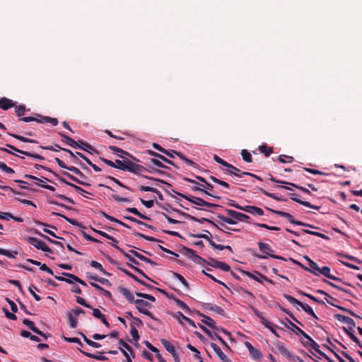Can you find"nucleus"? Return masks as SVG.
Returning a JSON list of instances; mask_svg holds the SVG:
<instances>
[{"label": "nucleus", "mask_w": 362, "mask_h": 362, "mask_svg": "<svg viewBox=\"0 0 362 362\" xmlns=\"http://www.w3.org/2000/svg\"><path fill=\"white\" fill-rule=\"evenodd\" d=\"M117 156L122 160H115V168L117 169L128 171L137 175H141L143 170H146L144 166L134 163L124 156L117 154Z\"/></svg>", "instance_id": "nucleus-1"}, {"label": "nucleus", "mask_w": 362, "mask_h": 362, "mask_svg": "<svg viewBox=\"0 0 362 362\" xmlns=\"http://www.w3.org/2000/svg\"><path fill=\"white\" fill-rule=\"evenodd\" d=\"M225 211L230 217L218 214L217 218L230 225H235L237 223V221H243L250 218L247 215L232 209H226Z\"/></svg>", "instance_id": "nucleus-2"}, {"label": "nucleus", "mask_w": 362, "mask_h": 362, "mask_svg": "<svg viewBox=\"0 0 362 362\" xmlns=\"http://www.w3.org/2000/svg\"><path fill=\"white\" fill-rule=\"evenodd\" d=\"M182 250L186 252V255H189L191 256L192 259L198 264L200 263H206L209 266L212 267L214 268H217L218 264L219 262L218 260L214 259V258H209L208 260L204 259L202 257L197 255L195 252V251L191 248L187 247L185 246L182 247Z\"/></svg>", "instance_id": "nucleus-3"}, {"label": "nucleus", "mask_w": 362, "mask_h": 362, "mask_svg": "<svg viewBox=\"0 0 362 362\" xmlns=\"http://www.w3.org/2000/svg\"><path fill=\"white\" fill-rule=\"evenodd\" d=\"M258 246L259 248V250L263 253L262 255H255V256L259 259H267L269 257H271L274 259H283L285 260V259L281 256L272 255V252H274V251L272 249L270 245L267 243L259 242Z\"/></svg>", "instance_id": "nucleus-4"}, {"label": "nucleus", "mask_w": 362, "mask_h": 362, "mask_svg": "<svg viewBox=\"0 0 362 362\" xmlns=\"http://www.w3.org/2000/svg\"><path fill=\"white\" fill-rule=\"evenodd\" d=\"M284 298L286 299L291 304L300 306L306 313L315 317V319H318L313 308L309 305L304 304L298 300L296 299L294 297L288 294H284Z\"/></svg>", "instance_id": "nucleus-5"}, {"label": "nucleus", "mask_w": 362, "mask_h": 362, "mask_svg": "<svg viewBox=\"0 0 362 362\" xmlns=\"http://www.w3.org/2000/svg\"><path fill=\"white\" fill-rule=\"evenodd\" d=\"M173 192L175 194L182 197L185 199L188 200L191 203H193V204H194L196 205H198V206H206V207H209V208L220 207L219 205L215 204H212V203H209L208 202H206L205 200H204L202 198L196 197H194V196H187V195H185L183 194H181V193H179L177 192H175L174 190H173Z\"/></svg>", "instance_id": "nucleus-6"}, {"label": "nucleus", "mask_w": 362, "mask_h": 362, "mask_svg": "<svg viewBox=\"0 0 362 362\" xmlns=\"http://www.w3.org/2000/svg\"><path fill=\"white\" fill-rule=\"evenodd\" d=\"M136 304V308L141 313L146 315L150 317L153 320L158 321V320L153 315V314L149 312L146 308H151V304L148 301H146L143 299H136L134 301Z\"/></svg>", "instance_id": "nucleus-7"}, {"label": "nucleus", "mask_w": 362, "mask_h": 362, "mask_svg": "<svg viewBox=\"0 0 362 362\" xmlns=\"http://www.w3.org/2000/svg\"><path fill=\"white\" fill-rule=\"evenodd\" d=\"M27 241L37 250H40L43 252H47L51 254L53 253L52 249H50L44 242H42V240H39L37 238L28 237L27 238Z\"/></svg>", "instance_id": "nucleus-8"}, {"label": "nucleus", "mask_w": 362, "mask_h": 362, "mask_svg": "<svg viewBox=\"0 0 362 362\" xmlns=\"http://www.w3.org/2000/svg\"><path fill=\"white\" fill-rule=\"evenodd\" d=\"M125 257L131 262L127 263L128 267L134 269L136 272L141 275L145 279L156 284V281L149 278L142 270L134 266V264L139 265V262L135 258H134L131 255H125Z\"/></svg>", "instance_id": "nucleus-9"}, {"label": "nucleus", "mask_w": 362, "mask_h": 362, "mask_svg": "<svg viewBox=\"0 0 362 362\" xmlns=\"http://www.w3.org/2000/svg\"><path fill=\"white\" fill-rule=\"evenodd\" d=\"M199 327L205 334H206L209 337H211V339H218L223 346H224L227 349H230L228 344L218 334L215 332L212 333L209 329H208L206 327L202 325H199Z\"/></svg>", "instance_id": "nucleus-10"}, {"label": "nucleus", "mask_w": 362, "mask_h": 362, "mask_svg": "<svg viewBox=\"0 0 362 362\" xmlns=\"http://www.w3.org/2000/svg\"><path fill=\"white\" fill-rule=\"evenodd\" d=\"M108 148L110 150L112 151L113 153L116 154L117 156V154H119L122 156H124L125 157H127L132 161L139 162V160L138 158H136V157L130 154L129 152L123 150L121 148H119L116 146H110Z\"/></svg>", "instance_id": "nucleus-11"}, {"label": "nucleus", "mask_w": 362, "mask_h": 362, "mask_svg": "<svg viewBox=\"0 0 362 362\" xmlns=\"http://www.w3.org/2000/svg\"><path fill=\"white\" fill-rule=\"evenodd\" d=\"M274 345L275 346L277 351L284 357H286L288 359L292 358L293 356L291 352L285 346L283 342L280 341H276L274 342Z\"/></svg>", "instance_id": "nucleus-12"}, {"label": "nucleus", "mask_w": 362, "mask_h": 362, "mask_svg": "<svg viewBox=\"0 0 362 362\" xmlns=\"http://www.w3.org/2000/svg\"><path fill=\"white\" fill-rule=\"evenodd\" d=\"M6 146L8 148H9V149L13 150V151H14L16 152H18V153H19L21 154L25 155L26 156L31 157V158H35V159H37V160H42L45 159L43 156H40L39 154H35V153H31L30 151H23V150H21V149H19V148L15 147L14 146L11 145V144H7Z\"/></svg>", "instance_id": "nucleus-13"}, {"label": "nucleus", "mask_w": 362, "mask_h": 362, "mask_svg": "<svg viewBox=\"0 0 362 362\" xmlns=\"http://www.w3.org/2000/svg\"><path fill=\"white\" fill-rule=\"evenodd\" d=\"M174 211L177 212L178 214H180L187 217V218H189V219H190V220H192L193 221L199 222L201 223H204V222H208V223H210L211 224L214 225V226L217 227V225L215 223H214L212 221H211V220H209V219H208L206 218H196V217H194V216H193L192 215H189L188 214L182 212V211H180V210L175 209Z\"/></svg>", "instance_id": "nucleus-14"}, {"label": "nucleus", "mask_w": 362, "mask_h": 362, "mask_svg": "<svg viewBox=\"0 0 362 362\" xmlns=\"http://www.w3.org/2000/svg\"><path fill=\"white\" fill-rule=\"evenodd\" d=\"M304 258L306 260H308L310 267H308V269L305 270L313 273L316 276H318L321 268L317 265V264L315 262L313 261L309 257L305 256Z\"/></svg>", "instance_id": "nucleus-15"}, {"label": "nucleus", "mask_w": 362, "mask_h": 362, "mask_svg": "<svg viewBox=\"0 0 362 362\" xmlns=\"http://www.w3.org/2000/svg\"><path fill=\"white\" fill-rule=\"evenodd\" d=\"M305 340H300L303 346L307 349L311 347L315 349L317 347H320L317 343H316L307 333L303 336Z\"/></svg>", "instance_id": "nucleus-16"}, {"label": "nucleus", "mask_w": 362, "mask_h": 362, "mask_svg": "<svg viewBox=\"0 0 362 362\" xmlns=\"http://www.w3.org/2000/svg\"><path fill=\"white\" fill-rule=\"evenodd\" d=\"M334 317L339 322L346 324L348 327H356L354 320L349 317L341 314H334Z\"/></svg>", "instance_id": "nucleus-17"}, {"label": "nucleus", "mask_w": 362, "mask_h": 362, "mask_svg": "<svg viewBox=\"0 0 362 362\" xmlns=\"http://www.w3.org/2000/svg\"><path fill=\"white\" fill-rule=\"evenodd\" d=\"M252 311L255 315L259 319L261 323L267 329H270L272 327H277L276 325H274L270 321L267 320L262 313L255 308H252Z\"/></svg>", "instance_id": "nucleus-18"}, {"label": "nucleus", "mask_w": 362, "mask_h": 362, "mask_svg": "<svg viewBox=\"0 0 362 362\" xmlns=\"http://www.w3.org/2000/svg\"><path fill=\"white\" fill-rule=\"evenodd\" d=\"M252 311L255 315L259 319L261 323L267 329H270L272 327H277L276 325H274L270 321L267 320L262 313L255 308H252Z\"/></svg>", "instance_id": "nucleus-19"}, {"label": "nucleus", "mask_w": 362, "mask_h": 362, "mask_svg": "<svg viewBox=\"0 0 362 362\" xmlns=\"http://www.w3.org/2000/svg\"><path fill=\"white\" fill-rule=\"evenodd\" d=\"M252 311L255 315L259 319L261 323L267 329H270L272 327H277L276 325H274L270 321L267 320L262 313L255 308H252Z\"/></svg>", "instance_id": "nucleus-20"}, {"label": "nucleus", "mask_w": 362, "mask_h": 362, "mask_svg": "<svg viewBox=\"0 0 362 362\" xmlns=\"http://www.w3.org/2000/svg\"><path fill=\"white\" fill-rule=\"evenodd\" d=\"M267 210L273 212L274 214H276V215H279L281 217H284V218H286L288 219L289 222L292 224H299V223L297 222V220H295L293 217L292 215H291L289 213H287V212H284V211H278V210H274V209H269L268 207L266 208Z\"/></svg>", "instance_id": "nucleus-21"}, {"label": "nucleus", "mask_w": 362, "mask_h": 362, "mask_svg": "<svg viewBox=\"0 0 362 362\" xmlns=\"http://www.w3.org/2000/svg\"><path fill=\"white\" fill-rule=\"evenodd\" d=\"M210 346L214 349V351L216 352V354L218 356V358L223 362H230V360L228 358V357L222 351V350L220 349V347L217 344H216L214 343H211Z\"/></svg>", "instance_id": "nucleus-22"}, {"label": "nucleus", "mask_w": 362, "mask_h": 362, "mask_svg": "<svg viewBox=\"0 0 362 362\" xmlns=\"http://www.w3.org/2000/svg\"><path fill=\"white\" fill-rule=\"evenodd\" d=\"M290 198L293 201H294V202H297V203H298V204H301V205H303L304 206H306V207H309V208L314 209H319L320 208V206L313 205L312 204H310V202H308L307 201H303V200L298 199L297 197V195L296 194H294V193L290 194Z\"/></svg>", "instance_id": "nucleus-23"}, {"label": "nucleus", "mask_w": 362, "mask_h": 362, "mask_svg": "<svg viewBox=\"0 0 362 362\" xmlns=\"http://www.w3.org/2000/svg\"><path fill=\"white\" fill-rule=\"evenodd\" d=\"M118 291L129 303H134L135 300L134 294L131 293L128 288L123 286H119Z\"/></svg>", "instance_id": "nucleus-24"}, {"label": "nucleus", "mask_w": 362, "mask_h": 362, "mask_svg": "<svg viewBox=\"0 0 362 362\" xmlns=\"http://www.w3.org/2000/svg\"><path fill=\"white\" fill-rule=\"evenodd\" d=\"M245 346L247 348L250 356L255 359H259L262 356L260 351L254 347L249 341L245 342Z\"/></svg>", "instance_id": "nucleus-25"}, {"label": "nucleus", "mask_w": 362, "mask_h": 362, "mask_svg": "<svg viewBox=\"0 0 362 362\" xmlns=\"http://www.w3.org/2000/svg\"><path fill=\"white\" fill-rule=\"evenodd\" d=\"M55 147L58 148L59 149H61L64 151H66L68 153L70 154V156H71V158L72 160V161L76 163V164H78L79 165H81L83 168H86L84 165V164L76 157V156L69 149H67V148H62L60 147L58 144H55Z\"/></svg>", "instance_id": "nucleus-26"}, {"label": "nucleus", "mask_w": 362, "mask_h": 362, "mask_svg": "<svg viewBox=\"0 0 362 362\" xmlns=\"http://www.w3.org/2000/svg\"><path fill=\"white\" fill-rule=\"evenodd\" d=\"M204 308L207 310L214 311L222 316H224L226 314L225 311L223 308H221V307H219L216 305H214L211 303H205L204 305Z\"/></svg>", "instance_id": "nucleus-27"}, {"label": "nucleus", "mask_w": 362, "mask_h": 362, "mask_svg": "<svg viewBox=\"0 0 362 362\" xmlns=\"http://www.w3.org/2000/svg\"><path fill=\"white\" fill-rule=\"evenodd\" d=\"M16 104L10 99L7 98H2L0 99V108L4 110H7L13 107H15Z\"/></svg>", "instance_id": "nucleus-28"}, {"label": "nucleus", "mask_w": 362, "mask_h": 362, "mask_svg": "<svg viewBox=\"0 0 362 362\" xmlns=\"http://www.w3.org/2000/svg\"><path fill=\"white\" fill-rule=\"evenodd\" d=\"M197 314L203 317L202 320L203 323L211 328H216V322L211 317L201 313L199 311H197Z\"/></svg>", "instance_id": "nucleus-29"}, {"label": "nucleus", "mask_w": 362, "mask_h": 362, "mask_svg": "<svg viewBox=\"0 0 362 362\" xmlns=\"http://www.w3.org/2000/svg\"><path fill=\"white\" fill-rule=\"evenodd\" d=\"M139 189L141 192H151L156 193V194H158V198L160 200L163 199V195H162L161 192L158 189H157L156 188H154V187H149V186L141 185V186H140L139 187Z\"/></svg>", "instance_id": "nucleus-30"}, {"label": "nucleus", "mask_w": 362, "mask_h": 362, "mask_svg": "<svg viewBox=\"0 0 362 362\" xmlns=\"http://www.w3.org/2000/svg\"><path fill=\"white\" fill-rule=\"evenodd\" d=\"M175 317L179 320L180 323H181V324H182L181 322V319H182V320H184L185 322H187L189 325H190L193 327H196L194 322L192 319L184 315L180 311H178L176 313Z\"/></svg>", "instance_id": "nucleus-31"}, {"label": "nucleus", "mask_w": 362, "mask_h": 362, "mask_svg": "<svg viewBox=\"0 0 362 362\" xmlns=\"http://www.w3.org/2000/svg\"><path fill=\"white\" fill-rule=\"evenodd\" d=\"M52 214L54 215V216H60V217L63 218L68 223H71L73 226L81 227V223H80L78 221H76L75 219H73V218H70L66 216L64 214H62L58 213V212H52Z\"/></svg>", "instance_id": "nucleus-32"}, {"label": "nucleus", "mask_w": 362, "mask_h": 362, "mask_svg": "<svg viewBox=\"0 0 362 362\" xmlns=\"http://www.w3.org/2000/svg\"><path fill=\"white\" fill-rule=\"evenodd\" d=\"M160 342L166 351H168L171 355L176 352L175 347L167 339H161Z\"/></svg>", "instance_id": "nucleus-33"}, {"label": "nucleus", "mask_w": 362, "mask_h": 362, "mask_svg": "<svg viewBox=\"0 0 362 362\" xmlns=\"http://www.w3.org/2000/svg\"><path fill=\"white\" fill-rule=\"evenodd\" d=\"M62 174L65 176H66L68 178H69L71 180L79 184V185H83V186H90V184H88V182H86L83 180H79L78 177L74 176L73 175L70 174L68 172H66V171H63L62 172Z\"/></svg>", "instance_id": "nucleus-34"}, {"label": "nucleus", "mask_w": 362, "mask_h": 362, "mask_svg": "<svg viewBox=\"0 0 362 362\" xmlns=\"http://www.w3.org/2000/svg\"><path fill=\"white\" fill-rule=\"evenodd\" d=\"M327 302L328 303H329L332 306H334V307H337V308H339V310L344 311V312H346L349 314H350L351 316L354 317H356V318H361V317L359 315H358L357 314H356L354 311L348 309V308H344V307H341L340 305H335L334 303H333L332 302L329 301L327 298H325Z\"/></svg>", "instance_id": "nucleus-35"}, {"label": "nucleus", "mask_w": 362, "mask_h": 362, "mask_svg": "<svg viewBox=\"0 0 362 362\" xmlns=\"http://www.w3.org/2000/svg\"><path fill=\"white\" fill-rule=\"evenodd\" d=\"M134 235L135 236H136V237L141 238H143L144 240H146L148 241L156 242V243H163V241L159 240V239H157V238L151 237V236L146 235H144L143 233H141L139 232H134Z\"/></svg>", "instance_id": "nucleus-36"}, {"label": "nucleus", "mask_w": 362, "mask_h": 362, "mask_svg": "<svg viewBox=\"0 0 362 362\" xmlns=\"http://www.w3.org/2000/svg\"><path fill=\"white\" fill-rule=\"evenodd\" d=\"M324 281H325L326 284H327L328 285H329L330 286H332V287H333V288H337V289H338V290H339V291H343V292H344V293H347V294L350 295V296H352V297L356 298V296H355L352 293H351L349 291H348V290H346V289H345V288H344L341 287L340 286H339V285H337V284H334V283H332V282H331V281H328V280H326V279H325V280H324Z\"/></svg>", "instance_id": "nucleus-37"}, {"label": "nucleus", "mask_w": 362, "mask_h": 362, "mask_svg": "<svg viewBox=\"0 0 362 362\" xmlns=\"http://www.w3.org/2000/svg\"><path fill=\"white\" fill-rule=\"evenodd\" d=\"M8 134L11 136L12 137H13V138L21 141H22V142H25V143H37V141H35V140L30 139H28L27 137H24V136L18 135V134H11V133H8Z\"/></svg>", "instance_id": "nucleus-38"}, {"label": "nucleus", "mask_w": 362, "mask_h": 362, "mask_svg": "<svg viewBox=\"0 0 362 362\" xmlns=\"http://www.w3.org/2000/svg\"><path fill=\"white\" fill-rule=\"evenodd\" d=\"M259 191H260L263 194L271 197L276 201H286V199L281 198V197L276 195V194L270 193L262 188H259Z\"/></svg>", "instance_id": "nucleus-39"}, {"label": "nucleus", "mask_w": 362, "mask_h": 362, "mask_svg": "<svg viewBox=\"0 0 362 362\" xmlns=\"http://www.w3.org/2000/svg\"><path fill=\"white\" fill-rule=\"evenodd\" d=\"M80 351L85 356L89 357V358H95V359H97V360H99V361H106L107 360V358L105 356H102V355H95V354H91V353H89V352H86V351H82L80 349Z\"/></svg>", "instance_id": "nucleus-40"}, {"label": "nucleus", "mask_w": 362, "mask_h": 362, "mask_svg": "<svg viewBox=\"0 0 362 362\" xmlns=\"http://www.w3.org/2000/svg\"><path fill=\"white\" fill-rule=\"evenodd\" d=\"M172 299H173V300L175 302L176 305L178 307L182 308L185 311L188 312V313H189L191 311L190 308L188 307V305L185 302L182 301L181 300H180L179 298H177L176 297H173V298H172Z\"/></svg>", "instance_id": "nucleus-41"}, {"label": "nucleus", "mask_w": 362, "mask_h": 362, "mask_svg": "<svg viewBox=\"0 0 362 362\" xmlns=\"http://www.w3.org/2000/svg\"><path fill=\"white\" fill-rule=\"evenodd\" d=\"M125 211H128L129 213H132L142 219L150 220V218H148L146 216L144 215L143 214L140 213L136 208H127L125 209Z\"/></svg>", "instance_id": "nucleus-42"}, {"label": "nucleus", "mask_w": 362, "mask_h": 362, "mask_svg": "<svg viewBox=\"0 0 362 362\" xmlns=\"http://www.w3.org/2000/svg\"><path fill=\"white\" fill-rule=\"evenodd\" d=\"M21 335L25 338H30V340L38 342L40 341V339L38 337L32 334L30 332L26 330H22L21 332Z\"/></svg>", "instance_id": "nucleus-43"}, {"label": "nucleus", "mask_w": 362, "mask_h": 362, "mask_svg": "<svg viewBox=\"0 0 362 362\" xmlns=\"http://www.w3.org/2000/svg\"><path fill=\"white\" fill-rule=\"evenodd\" d=\"M228 168H230L233 170V173L232 175L238 177H242L243 175H247V172H242L239 168L233 166L231 164H229Z\"/></svg>", "instance_id": "nucleus-44"}, {"label": "nucleus", "mask_w": 362, "mask_h": 362, "mask_svg": "<svg viewBox=\"0 0 362 362\" xmlns=\"http://www.w3.org/2000/svg\"><path fill=\"white\" fill-rule=\"evenodd\" d=\"M258 149L262 153H264L267 157H269L273 153V148L268 147L267 145H261Z\"/></svg>", "instance_id": "nucleus-45"}, {"label": "nucleus", "mask_w": 362, "mask_h": 362, "mask_svg": "<svg viewBox=\"0 0 362 362\" xmlns=\"http://www.w3.org/2000/svg\"><path fill=\"white\" fill-rule=\"evenodd\" d=\"M302 232L304 233H306V234H310V235H315V236L320 237V238H321L322 239H325V240H329V238L328 236H327L326 235H325L323 233H319V232H316V231H313V230H308V229H303Z\"/></svg>", "instance_id": "nucleus-46"}, {"label": "nucleus", "mask_w": 362, "mask_h": 362, "mask_svg": "<svg viewBox=\"0 0 362 362\" xmlns=\"http://www.w3.org/2000/svg\"><path fill=\"white\" fill-rule=\"evenodd\" d=\"M90 266L93 267V268L95 269H98L99 271H100L103 274L106 275V276H110L111 274L106 272L102 264L96 261H91L90 262Z\"/></svg>", "instance_id": "nucleus-47"}, {"label": "nucleus", "mask_w": 362, "mask_h": 362, "mask_svg": "<svg viewBox=\"0 0 362 362\" xmlns=\"http://www.w3.org/2000/svg\"><path fill=\"white\" fill-rule=\"evenodd\" d=\"M130 333L135 342H137L140 338L139 332L137 331L135 325L133 323H130Z\"/></svg>", "instance_id": "nucleus-48"}, {"label": "nucleus", "mask_w": 362, "mask_h": 362, "mask_svg": "<svg viewBox=\"0 0 362 362\" xmlns=\"http://www.w3.org/2000/svg\"><path fill=\"white\" fill-rule=\"evenodd\" d=\"M80 143V146H79V148L83 150V151H86L90 153H91L92 151H95L94 148L89 144L86 143V142H84V141H78Z\"/></svg>", "instance_id": "nucleus-49"}, {"label": "nucleus", "mask_w": 362, "mask_h": 362, "mask_svg": "<svg viewBox=\"0 0 362 362\" xmlns=\"http://www.w3.org/2000/svg\"><path fill=\"white\" fill-rule=\"evenodd\" d=\"M209 179L212 182H215V183H216V184H218V185H221V186H222V187H225L226 189H229L230 188V185H229V184L228 182H225L223 180H219V179L216 178V177H214L213 175L210 176Z\"/></svg>", "instance_id": "nucleus-50"}, {"label": "nucleus", "mask_w": 362, "mask_h": 362, "mask_svg": "<svg viewBox=\"0 0 362 362\" xmlns=\"http://www.w3.org/2000/svg\"><path fill=\"white\" fill-rule=\"evenodd\" d=\"M241 156L244 161L247 163L252 162V157L251 153L246 149H243L241 151Z\"/></svg>", "instance_id": "nucleus-51"}, {"label": "nucleus", "mask_w": 362, "mask_h": 362, "mask_svg": "<svg viewBox=\"0 0 362 362\" xmlns=\"http://www.w3.org/2000/svg\"><path fill=\"white\" fill-rule=\"evenodd\" d=\"M23 323L26 325L30 330H32L35 333H38L37 328L35 326V324L33 321L29 319H24L23 320Z\"/></svg>", "instance_id": "nucleus-52"}, {"label": "nucleus", "mask_w": 362, "mask_h": 362, "mask_svg": "<svg viewBox=\"0 0 362 362\" xmlns=\"http://www.w3.org/2000/svg\"><path fill=\"white\" fill-rule=\"evenodd\" d=\"M68 322L71 328H75L77 326L78 320L76 317L72 315L71 313L67 314Z\"/></svg>", "instance_id": "nucleus-53"}, {"label": "nucleus", "mask_w": 362, "mask_h": 362, "mask_svg": "<svg viewBox=\"0 0 362 362\" xmlns=\"http://www.w3.org/2000/svg\"><path fill=\"white\" fill-rule=\"evenodd\" d=\"M286 321L288 322V323L293 328V331L295 332V333L296 334H300L302 336H303L305 332L301 329L300 327H298V326H296L293 322H291L289 319L288 318H286Z\"/></svg>", "instance_id": "nucleus-54"}, {"label": "nucleus", "mask_w": 362, "mask_h": 362, "mask_svg": "<svg viewBox=\"0 0 362 362\" xmlns=\"http://www.w3.org/2000/svg\"><path fill=\"white\" fill-rule=\"evenodd\" d=\"M173 276L175 278H176L177 279H178L183 285L184 286L189 289V285L188 284V282L186 281V279L180 274L177 273V272H173Z\"/></svg>", "instance_id": "nucleus-55"}, {"label": "nucleus", "mask_w": 362, "mask_h": 362, "mask_svg": "<svg viewBox=\"0 0 362 362\" xmlns=\"http://www.w3.org/2000/svg\"><path fill=\"white\" fill-rule=\"evenodd\" d=\"M240 272L246 275L247 276L255 280L256 281L262 284V278H260L257 274L255 275L254 274L244 270H240Z\"/></svg>", "instance_id": "nucleus-56"}, {"label": "nucleus", "mask_w": 362, "mask_h": 362, "mask_svg": "<svg viewBox=\"0 0 362 362\" xmlns=\"http://www.w3.org/2000/svg\"><path fill=\"white\" fill-rule=\"evenodd\" d=\"M118 342H119V344L120 345L119 347L126 349L127 351H129L130 352V354L132 355V356L134 357V351H133L132 348L127 342H125L122 339H119Z\"/></svg>", "instance_id": "nucleus-57"}, {"label": "nucleus", "mask_w": 362, "mask_h": 362, "mask_svg": "<svg viewBox=\"0 0 362 362\" xmlns=\"http://www.w3.org/2000/svg\"><path fill=\"white\" fill-rule=\"evenodd\" d=\"M135 294L138 297H141V298H143L144 299H147V300H150L151 302H155L156 301L155 297L153 296L152 295L144 293H141V292H136Z\"/></svg>", "instance_id": "nucleus-58"}, {"label": "nucleus", "mask_w": 362, "mask_h": 362, "mask_svg": "<svg viewBox=\"0 0 362 362\" xmlns=\"http://www.w3.org/2000/svg\"><path fill=\"white\" fill-rule=\"evenodd\" d=\"M34 290H35V291L39 292L38 288L36 286H35L34 285H31V286H29L28 291L30 293V294L33 296V298L37 301H40L41 300V298H40V296L39 295H37V293H35Z\"/></svg>", "instance_id": "nucleus-59"}, {"label": "nucleus", "mask_w": 362, "mask_h": 362, "mask_svg": "<svg viewBox=\"0 0 362 362\" xmlns=\"http://www.w3.org/2000/svg\"><path fill=\"white\" fill-rule=\"evenodd\" d=\"M298 293H299L300 295L306 296V297L309 298L310 299L313 300V301L317 302L318 303H320V304L324 303V302L322 300H320L317 299V298H315V296H313V295L305 293L304 291H303L301 290H298Z\"/></svg>", "instance_id": "nucleus-60"}, {"label": "nucleus", "mask_w": 362, "mask_h": 362, "mask_svg": "<svg viewBox=\"0 0 362 362\" xmlns=\"http://www.w3.org/2000/svg\"><path fill=\"white\" fill-rule=\"evenodd\" d=\"M320 274L329 279H330V277H332L333 276V275L330 274V268L327 266L322 267L320 269L319 274Z\"/></svg>", "instance_id": "nucleus-61"}, {"label": "nucleus", "mask_w": 362, "mask_h": 362, "mask_svg": "<svg viewBox=\"0 0 362 362\" xmlns=\"http://www.w3.org/2000/svg\"><path fill=\"white\" fill-rule=\"evenodd\" d=\"M15 107L16 113L18 117H21L24 115L26 110L25 105H16Z\"/></svg>", "instance_id": "nucleus-62"}, {"label": "nucleus", "mask_w": 362, "mask_h": 362, "mask_svg": "<svg viewBox=\"0 0 362 362\" xmlns=\"http://www.w3.org/2000/svg\"><path fill=\"white\" fill-rule=\"evenodd\" d=\"M69 170H70L71 172H73L74 173H75L76 175H77L82 179L86 178V176L78 168H77L74 166H70L69 168Z\"/></svg>", "instance_id": "nucleus-63"}, {"label": "nucleus", "mask_w": 362, "mask_h": 362, "mask_svg": "<svg viewBox=\"0 0 362 362\" xmlns=\"http://www.w3.org/2000/svg\"><path fill=\"white\" fill-rule=\"evenodd\" d=\"M278 160L281 163H291L293 160V158L290 156L281 155L278 157Z\"/></svg>", "instance_id": "nucleus-64"}]
</instances>
